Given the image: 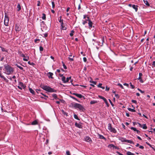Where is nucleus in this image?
<instances>
[{
	"label": "nucleus",
	"mask_w": 155,
	"mask_h": 155,
	"mask_svg": "<svg viewBox=\"0 0 155 155\" xmlns=\"http://www.w3.org/2000/svg\"><path fill=\"white\" fill-rule=\"evenodd\" d=\"M5 71V73L7 75L12 74L14 71V68L8 64H5L4 65Z\"/></svg>",
	"instance_id": "nucleus-1"
},
{
	"label": "nucleus",
	"mask_w": 155,
	"mask_h": 155,
	"mask_svg": "<svg viewBox=\"0 0 155 155\" xmlns=\"http://www.w3.org/2000/svg\"><path fill=\"white\" fill-rule=\"evenodd\" d=\"M72 105L75 108L78 109L82 111H84L85 110L84 107L80 104L74 103L72 104Z\"/></svg>",
	"instance_id": "nucleus-2"
},
{
	"label": "nucleus",
	"mask_w": 155,
	"mask_h": 155,
	"mask_svg": "<svg viewBox=\"0 0 155 155\" xmlns=\"http://www.w3.org/2000/svg\"><path fill=\"white\" fill-rule=\"evenodd\" d=\"M42 88L44 90L49 92H55L56 91L55 90L47 86H42Z\"/></svg>",
	"instance_id": "nucleus-3"
},
{
	"label": "nucleus",
	"mask_w": 155,
	"mask_h": 155,
	"mask_svg": "<svg viewBox=\"0 0 155 155\" xmlns=\"http://www.w3.org/2000/svg\"><path fill=\"white\" fill-rule=\"evenodd\" d=\"M108 129L111 132L115 133L117 132V131L116 129L112 127L111 124H108Z\"/></svg>",
	"instance_id": "nucleus-4"
},
{
	"label": "nucleus",
	"mask_w": 155,
	"mask_h": 155,
	"mask_svg": "<svg viewBox=\"0 0 155 155\" xmlns=\"http://www.w3.org/2000/svg\"><path fill=\"white\" fill-rule=\"evenodd\" d=\"M18 84L19 85L18 86V87L21 90H22V89H25V86L22 82H20Z\"/></svg>",
	"instance_id": "nucleus-5"
},
{
	"label": "nucleus",
	"mask_w": 155,
	"mask_h": 155,
	"mask_svg": "<svg viewBox=\"0 0 155 155\" xmlns=\"http://www.w3.org/2000/svg\"><path fill=\"white\" fill-rule=\"evenodd\" d=\"M9 21V18L7 16L5 15L4 19V24L5 26H7L8 25Z\"/></svg>",
	"instance_id": "nucleus-6"
},
{
	"label": "nucleus",
	"mask_w": 155,
	"mask_h": 155,
	"mask_svg": "<svg viewBox=\"0 0 155 155\" xmlns=\"http://www.w3.org/2000/svg\"><path fill=\"white\" fill-rule=\"evenodd\" d=\"M20 55L21 57H22L24 58L23 59V61H27L29 59V57H26L25 56V55L23 53H21L20 54Z\"/></svg>",
	"instance_id": "nucleus-7"
},
{
	"label": "nucleus",
	"mask_w": 155,
	"mask_h": 155,
	"mask_svg": "<svg viewBox=\"0 0 155 155\" xmlns=\"http://www.w3.org/2000/svg\"><path fill=\"white\" fill-rule=\"evenodd\" d=\"M87 20L88 21V25L89 26V28H91L92 27L93 23L89 19V18L87 17Z\"/></svg>",
	"instance_id": "nucleus-8"
},
{
	"label": "nucleus",
	"mask_w": 155,
	"mask_h": 155,
	"mask_svg": "<svg viewBox=\"0 0 155 155\" xmlns=\"http://www.w3.org/2000/svg\"><path fill=\"white\" fill-rule=\"evenodd\" d=\"M21 30V28L18 25L16 24L15 27V30L16 32L18 33Z\"/></svg>",
	"instance_id": "nucleus-9"
},
{
	"label": "nucleus",
	"mask_w": 155,
	"mask_h": 155,
	"mask_svg": "<svg viewBox=\"0 0 155 155\" xmlns=\"http://www.w3.org/2000/svg\"><path fill=\"white\" fill-rule=\"evenodd\" d=\"M142 76V74L141 73H139V77L138 78V79L140 80V82L143 83V80L142 79L141 77Z\"/></svg>",
	"instance_id": "nucleus-10"
},
{
	"label": "nucleus",
	"mask_w": 155,
	"mask_h": 155,
	"mask_svg": "<svg viewBox=\"0 0 155 155\" xmlns=\"http://www.w3.org/2000/svg\"><path fill=\"white\" fill-rule=\"evenodd\" d=\"M53 74L52 73L49 72L47 73V75L48 76L49 78L53 79V78L52 77Z\"/></svg>",
	"instance_id": "nucleus-11"
},
{
	"label": "nucleus",
	"mask_w": 155,
	"mask_h": 155,
	"mask_svg": "<svg viewBox=\"0 0 155 155\" xmlns=\"http://www.w3.org/2000/svg\"><path fill=\"white\" fill-rule=\"evenodd\" d=\"M75 125L76 127L80 128H82V126L80 124L78 123L77 122H76L75 124Z\"/></svg>",
	"instance_id": "nucleus-12"
},
{
	"label": "nucleus",
	"mask_w": 155,
	"mask_h": 155,
	"mask_svg": "<svg viewBox=\"0 0 155 155\" xmlns=\"http://www.w3.org/2000/svg\"><path fill=\"white\" fill-rule=\"evenodd\" d=\"M73 94L75 95L77 97L79 98H81L82 97H83V96L81 95V94H78L75 93H73Z\"/></svg>",
	"instance_id": "nucleus-13"
},
{
	"label": "nucleus",
	"mask_w": 155,
	"mask_h": 155,
	"mask_svg": "<svg viewBox=\"0 0 155 155\" xmlns=\"http://www.w3.org/2000/svg\"><path fill=\"white\" fill-rule=\"evenodd\" d=\"M85 140L86 141L88 142H90V141H91V139L89 137H86L85 138Z\"/></svg>",
	"instance_id": "nucleus-14"
},
{
	"label": "nucleus",
	"mask_w": 155,
	"mask_h": 155,
	"mask_svg": "<svg viewBox=\"0 0 155 155\" xmlns=\"http://www.w3.org/2000/svg\"><path fill=\"white\" fill-rule=\"evenodd\" d=\"M67 25L66 24H64L62 26H61V29L63 30H66L67 29Z\"/></svg>",
	"instance_id": "nucleus-15"
},
{
	"label": "nucleus",
	"mask_w": 155,
	"mask_h": 155,
	"mask_svg": "<svg viewBox=\"0 0 155 155\" xmlns=\"http://www.w3.org/2000/svg\"><path fill=\"white\" fill-rule=\"evenodd\" d=\"M0 77L3 78L4 80L6 82H8V80H7L3 75H2L1 73L0 72Z\"/></svg>",
	"instance_id": "nucleus-16"
},
{
	"label": "nucleus",
	"mask_w": 155,
	"mask_h": 155,
	"mask_svg": "<svg viewBox=\"0 0 155 155\" xmlns=\"http://www.w3.org/2000/svg\"><path fill=\"white\" fill-rule=\"evenodd\" d=\"M132 8L135 10L136 12L137 11L138 6L135 5H133L132 6Z\"/></svg>",
	"instance_id": "nucleus-17"
},
{
	"label": "nucleus",
	"mask_w": 155,
	"mask_h": 155,
	"mask_svg": "<svg viewBox=\"0 0 155 155\" xmlns=\"http://www.w3.org/2000/svg\"><path fill=\"white\" fill-rule=\"evenodd\" d=\"M21 9V7L20 4L18 3L17 5V11H19Z\"/></svg>",
	"instance_id": "nucleus-18"
},
{
	"label": "nucleus",
	"mask_w": 155,
	"mask_h": 155,
	"mask_svg": "<svg viewBox=\"0 0 155 155\" xmlns=\"http://www.w3.org/2000/svg\"><path fill=\"white\" fill-rule=\"evenodd\" d=\"M119 140L122 142H125L126 139L123 137H119Z\"/></svg>",
	"instance_id": "nucleus-19"
},
{
	"label": "nucleus",
	"mask_w": 155,
	"mask_h": 155,
	"mask_svg": "<svg viewBox=\"0 0 155 155\" xmlns=\"http://www.w3.org/2000/svg\"><path fill=\"white\" fill-rule=\"evenodd\" d=\"M61 80H62V81L64 82V83H66V79L65 77H64V76L62 77V78Z\"/></svg>",
	"instance_id": "nucleus-20"
},
{
	"label": "nucleus",
	"mask_w": 155,
	"mask_h": 155,
	"mask_svg": "<svg viewBox=\"0 0 155 155\" xmlns=\"http://www.w3.org/2000/svg\"><path fill=\"white\" fill-rule=\"evenodd\" d=\"M125 142L127 143L130 144L134 143V142L131 140L126 139Z\"/></svg>",
	"instance_id": "nucleus-21"
},
{
	"label": "nucleus",
	"mask_w": 155,
	"mask_h": 155,
	"mask_svg": "<svg viewBox=\"0 0 155 155\" xmlns=\"http://www.w3.org/2000/svg\"><path fill=\"white\" fill-rule=\"evenodd\" d=\"M98 136L101 139H104L105 140H106V138L103 136L99 134Z\"/></svg>",
	"instance_id": "nucleus-22"
},
{
	"label": "nucleus",
	"mask_w": 155,
	"mask_h": 155,
	"mask_svg": "<svg viewBox=\"0 0 155 155\" xmlns=\"http://www.w3.org/2000/svg\"><path fill=\"white\" fill-rule=\"evenodd\" d=\"M97 103V101H92L90 102V104H93Z\"/></svg>",
	"instance_id": "nucleus-23"
},
{
	"label": "nucleus",
	"mask_w": 155,
	"mask_h": 155,
	"mask_svg": "<svg viewBox=\"0 0 155 155\" xmlns=\"http://www.w3.org/2000/svg\"><path fill=\"white\" fill-rule=\"evenodd\" d=\"M128 110L130 111H131L132 112H135V110H134V109H131L130 108H128Z\"/></svg>",
	"instance_id": "nucleus-24"
},
{
	"label": "nucleus",
	"mask_w": 155,
	"mask_h": 155,
	"mask_svg": "<svg viewBox=\"0 0 155 155\" xmlns=\"http://www.w3.org/2000/svg\"><path fill=\"white\" fill-rule=\"evenodd\" d=\"M127 155H135L134 154L132 153L130 151H127Z\"/></svg>",
	"instance_id": "nucleus-25"
},
{
	"label": "nucleus",
	"mask_w": 155,
	"mask_h": 155,
	"mask_svg": "<svg viewBox=\"0 0 155 155\" xmlns=\"http://www.w3.org/2000/svg\"><path fill=\"white\" fill-rule=\"evenodd\" d=\"M29 90L30 91V92L32 94H35V91H34L32 90L31 88H29Z\"/></svg>",
	"instance_id": "nucleus-26"
},
{
	"label": "nucleus",
	"mask_w": 155,
	"mask_h": 155,
	"mask_svg": "<svg viewBox=\"0 0 155 155\" xmlns=\"http://www.w3.org/2000/svg\"><path fill=\"white\" fill-rule=\"evenodd\" d=\"M41 94H42V95H43V97H41V98H45V99H46L48 97L46 95L43 94L41 93Z\"/></svg>",
	"instance_id": "nucleus-27"
},
{
	"label": "nucleus",
	"mask_w": 155,
	"mask_h": 155,
	"mask_svg": "<svg viewBox=\"0 0 155 155\" xmlns=\"http://www.w3.org/2000/svg\"><path fill=\"white\" fill-rule=\"evenodd\" d=\"M38 122L36 120H35L32 122L31 124L33 125L37 124Z\"/></svg>",
	"instance_id": "nucleus-28"
},
{
	"label": "nucleus",
	"mask_w": 155,
	"mask_h": 155,
	"mask_svg": "<svg viewBox=\"0 0 155 155\" xmlns=\"http://www.w3.org/2000/svg\"><path fill=\"white\" fill-rule=\"evenodd\" d=\"M143 2L147 6H149L150 5L149 3H148V2L146 0H143Z\"/></svg>",
	"instance_id": "nucleus-29"
},
{
	"label": "nucleus",
	"mask_w": 155,
	"mask_h": 155,
	"mask_svg": "<svg viewBox=\"0 0 155 155\" xmlns=\"http://www.w3.org/2000/svg\"><path fill=\"white\" fill-rule=\"evenodd\" d=\"M41 18L43 20H45L46 15L44 13L42 14V17Z\"/></svg>",
	"instance_id": "nucleus-30"
},
{
	"label": "nucleus",
	"mask_w": 155,
	"mask_h": 155,
	"mask_svg": "<svg viewBox=\"0 0 155 155\" xmlns=\"http://www.w3.org/2000/svg\"><path fill=\"white\" fill-rule=\"evenodd\" d=\"M114 146L113 144H110L108 145V147L109 148H111L113 147V148H114Z\"/></svg>",
	"instance_id": "nucleus-31"
},
{
	"label": "nucleus",
	"mask_w": 155,
	"mask_h": 155,
	"mask_svg": "<svg viewBox=\"0 0 155 155\" xmlns=\"http://www.w3.org/2000/svg\"><path fill=\"white\" fill-rule=\"evenodd\" d=\"M28 63L30 65H35V64L34 63L32 62H31L30 61H28Z\"/></svg>",
	"instance_id": "nucleus-32"
},
{
	"label": "nucleus",
	"mask_w": 155,
	"mask_h": 155,
	"mask_svg": "<svg viewBox=\"0 0 155 155\" xmlns=\"http://www.w3.org/2000/svg\"><path fill=\"white\" fill-rule=\"evenodd\" d=\"M18 68H20L21 70H23V67L18 65L17 64H16L15 65Z\"/></svg>",
	"instance_id": "nucleus-33"
},
{
	"label": "nucleus",
	"mask_w": 155,
	"mask_h": 155,
	"mask_svg": "<svg viewBox=\"0 0 155 155\" xmlns=\"http://www.w3.org/2000/svg\"><path fill=\"white\" fill-rule=\"evenodd\" d=\"M142 128L144 129H146L147 127L145 124H143V126L142 127Z\"/></svg>",
	"instance_id": "nucleus-34"
},
{
	"label": "nucleus",
	"mask_w": 155,
	"mask_h": 155,
	"mask_svg": "<svg viewBox=\"0 0 155 155\" xmlns=\"http://www.w3.org/2000/svg\"><path fill=\"white\" fill-rule=\"evenodd\" d=\"M1 50H2V51H6V52H8L7 50H6L5 48H4L1 47Z\"/></svg>",
	"instance_id": "nucleus-35"
},
{
	"label": "nucleus",
	"mask_w": 155,
	"mask_h": 155,
	"mask_svg": "<svg viewBox=\"0 0 155 155\" xmlns=\"http://www.w3.org/2000/svg\"><path fill=\"white\" fill-rule=\"evenodd\" d=\"M74 118H75L76 119L79 120V119L78 117V116L77 115L74 114Z\"/></svg>",
	"instance_id": "nucleus-36"
},
{
	"label": "nucleus",
	"mask_w": 155,
	"mask_h": 155,
	"mask_svg": "<svg viewBox=\"0 0 155 155\" xmlns=\"http://www.w3.org/2000/svg\"><path fill=\"white\" fill-rule=\"evenodd\" d=\"M52 97H54L55 99H56L57 98V95L56 94H52Z\"/></svg>",
	"instance_id": "nucleus-37"
},
{
	"label": "nucleus",
	"mask_w": 155,
	"mask_h": 155,
	"mask_svg": "<svg viewBox=\"0 0 155 155\" xmlns=\"http://www.w3.org/2000/svg\"><path fill=\"white\" fill-rule=\"evenodd\" d=\"M52 5V7L53 8H54L55 7V4L54 3L53 1H52L51 2Z\"/></svg>",
	"instance_id": "nucleus-38"
},
{
	"label": "nucleus",
	"mask_w": 155,
	"mask_h": 155,
	"mask_svg": "<svg viewBox=\"0 0 155 155\" xmlns=\"http://www.w3.org/2000/svg\"><path fill=\"white\" fill-rule=\"evenodd\" d=\"M71 77H69L67 78L66 79V83L68 82L69 81V80L71 79Z\"/></svg>",
	"instance_id": "nucleus-39"
},
{
	"label": "nucleus",
	"mask_w": 155,
	"mask_h": 155,
	"mask_svg": "<svg viewBox=\"0 0 155 155\" xmlns=\"http://www.w3.org/2000/svg\"><path fill=\"white\" fill-rule=\"evenodd\" d=\"M147 144L148 145H149L150 146V147H151L153 150L155 151V148H154V147H152V145L151 144H149V143H148Z\"/></svg>",
	"instance_id": "nucleus-40"
},
{
	"label": "nucleus",
	"mask_w": 155,
	"mask_h": 155,
	"mask_svg": "<svg viewBox=\"0 0 155 155\" xmlns=\"http://www.w3.org/2000/svg\"><path fill=\"white\" fill-rule=\"evenodd\" d=\"M66 154L67 155H71L70 153L69 150H67L66 151Z\"/></svg>",
	"instance_id": "nucleus-41"
},
{
	"label": "nucleus",
	"mask_w": 155,
	"mask_h": 155,
	"mask_svg": "<svg viewBox=\"0 0 155 155\" xmlns=\"http://www.w3.org/2000/svg\"><path fill=\"white\" fill-rule=\"evenodd\" d=\"M62 63L63 64V67L64 68V69H67V67L66 66V65H65V64H64V63L63 62H62Z\"/></svg>",
	"instance_id": "nucleus-42"
},
{
	"label": "nucleus",
	"mask_w": 155,
	"mask_h": 155,
	"mask_svg": "<svg viewBox=\"0 0 155 155\" xmlns=\"http://www.w3.org/2000/svg\"><path fill=\"white\" fill-rule=\"evenodd\" d=\"M74 31L73 30H72L71 31V32L70 34V35L71 36H73V34H74Z\"/></svg>",
	"instance_id": "nucleus-43"
},
{
	"label": "nucleus",
	"mask_w": 155,
	"mask_h": 155,
	"mask_svg": "<svg viewBox=\"0 0 155 155\" xmlns=\"http://www.w3.org/2000/svg\"><path fill=\"white\" fill-rule=\"evenodd\" d=\"M130 129H131L133 130L134 131H136L137 130L135 128H134V127H131L130 128Z\"/></svg>",
	"instance_id": "nucleus-44"
},
{
	"label": "nucleus",
	"mask_w": 155,
	"mask_h": 155,
	"mask_svg": "<svg viewBox=\"0 0 155 155\" xmlns=\"http://www.w3.org/2000/svg\"><path fill=\"white\" fill-rule=\"evenodd\" d=\"M72 98V99H73L76 101H78V100L76 98H75V97H73V96H70Z\"/></svg>",
	"instance_id": "nucleus-45"
},
{
	"label": "nucleus",
	"mask_w": 155,
	"mask_h": 155,
	"mask_svg": "<svg viewBox=\"0 0 155 155\" xmlns=\"http://www.w3.org/2000/svg\"><path fill=\"white\" fill-rule=\"evenodd\" d=\"M117 85L118 86H120L122 88V89L124 88V87H123L122 85V84H121L119 83L117 84Z\"/></svg>",
	"instance_id": "nucleus-46"
},
{
	"label": "nucleus",
	"mask_w": 155,
	"mask_h": 155,
	"mask_svg": "<svg viewBox=\"0 0 155 155\" xmlns=\"http://www.w3.org/2000/svg\"><path fill=\"white\" fill-rule=\"evenodd\" d=\"M138 90L140 91L141 93H143L144 92V91H143L141 90L139 88H138L137 89Z\"/></svg>",
	"instance_id": "nucleus-47"
},
{
	"label": "nucleus",
	"mask_w": 155,
	"mask_h": 155,
	"mask_svg": "<svg viewBox=\"0 0 155 155\" xmlns=\"http://www.w3.org/2000/svg\"><path fill=\"white\" fill-rule=\"evenodd\" d=\"M39 49L40 51H42L43 50V48L41 46H40L39 48Z\"/></svg>",
	"instance_id": "nucleus-48"
},
{
	"label": "nucleus",
	"mask_w": 155,
	"mask_h": 155,
	"mask_svg": "<svg viewBox=\"0 0 155 155\" xmlns=\"http://www.w3.org/2000/svg\"><path fill=\"white\" fill-rule=\"evenodd\" d=\"M109 101L110 104L113 107L114 106V104H113V103H112V102L111 101V100H110V99H109Z\"/></svg>",
	"instance_id": "nucleus-49"
},
{
	"label": "nucleus",
	"mask_w": 155,
	"mask_h": 155,
	"mask_svg": "<svg viewBox=\"0 0 155 155\" xmlns=\"http://www.w3.org/2000/svg\"><path fill=\"white\" fill-rule=\"evenodd\" d=\"M131 101L133 103H134L135 104H137V101L136 100H132Z\"/></svg>",
	"instance_id": "nucleus-50"
},
{
	"label": "nucleus",
	"mask_w": 155,
	"mask_h": 155,
	"mask_svg": "<svg viewBox=\"0 0 155 155\" xmlns=\"http://www.w3.org/2000/svg\"><path fill=\"white\" fill-rule=\"evenodd\" d=\"M98 97L99 98H100V99H102L103 100L104 99V97L101 96H100V95H99L98 96Z\"/></svg>",
	"instance_id": "nucleus-51"
},
{
	"label": "nucleus",
	"mask_w": 155,
	"mask_h": 155,
	"mask_svg": "<svg viewBox=\"0 0 155 155\" xmlns=\"http://www.w3.org/2000/svg\"><path fill=\"white\" fill-rule=\"evenodd\" d=\"M115 96L117 98H119V96L118 94H115Z\"/></svg>",
	"instance_id": "nucleus-52"
},
{
	"label": "nucleus",
	"mask_w": 155,
	"mask_h": 155,
	"mask_svg": "<svg viewBox=\"0 0 155 155\" xmlns=\"http://www.w3.org/2000/svg\"><path fill=\"white\" fill-rule=\"evenodd\" d=\"M102 85V84L100 83L97 86L101 88V87H102L101 85Z\"/></svg>",
	"instance_id": "nucleus-53"
},
{
	"label": "nucleus",
	"mask_w": 155,
	"mask_h": 155,
	"mask_svg": "<svg viewBox=\"0 0 155 155\" xmlns=\"http://www.w3.org/2000/svg\"><path fill=\"white\" fill-rule=\"evenodd\" d=\"M44 37H46L48 36V34L47 33H45L43 34Z\"/></svg>",
	"instance_id": "nucleus-54"
},
{
	"label": "nucleus",
	"mask_w": 155,
	"mask_h": 155,
	"mask_svg": "<svg viewBox=\"0 0 155 155\" xmlns=\"http://www.w3.org/2000/svg\"><path fill=\"white\" fill-rule=\"evenodd\" d=\"M83 61L84 62H86L87 61V58L85 57H84L83 58Z\"/></svg>",
	"instance_id": "nucleus-55"
},
{
	"label": "nucleus",
	"mask_w": 155,
	"mask_h": 155,
	"mask_svg": "<svg viewBox=\"0 0 155 155\" xmlns=\"http://www.w3.org/2000/svg\"><path fill=\"white\" fill-rule=\"evenodd\" d=\"M39 41V39H36L35 40V43H37L38 41Z\"/></svg>",
	"instance_id": "nucleus-56"
},
{
	"label": "nucleus",
	"mask_w": 155,
	"mask_h": 155,
	"mask_svg": "<svg viewBox=\"0 0 155 155\" xmlns=\"http://www.w3.org/2000/svg\"><path fill=\"white\" fill-rule=\"evenodd\" d=\"M90 82L93 83V84H96V81H90Z\"/></svg>",
	"instance_id": "nucleus-57"
},
{
	"label": "nucleus",
	"mask_w": 155,
	"mask_h": 155,
	"mask_svg": "<svg viewBox=\"0 0 155 155\" xmlns=\"http://www.w3.org/2000/svg\"><path fill=\"white\" fill-rule=\"evenodd\" d=\"M116 153L118 154V155H124L123 154L120 153L119 152L117 151Z\"/></svg>",
	"instance_id": "nucleus-58"
},
{
	"label": "nucleus",
	"mask_w": 155,
	"mask_h": 155,
	"mask_svg": "<svg viewBox=\"0 0 155 155\" xmlns=\"http://www.w3.org/2000/svg\"><path fill=\"white\" fill-rule=\"evenodd\" d=\"M109 89H110L109 87H108L107 86L106 87V91H109Z\"/></svg>",
	"instance_id": "nucleus-59"
},
{
	"label": "nucleus",
	"mask_w": 155,
	"mask_h": 155,
	"mask_svg": "<svg viewBox=\"0 0 155 155\" xmlns=\"http://www.w3.org/2000/svg\"><path fill=\"white\" fill-rule=\"evenodd\" d=\"M130 87H131V88L132 89H134V88L135 87L132 84H131V85H130Z\"/></svg>",
	"instance_id": "nucleus-60"
},
{
	"label": "nucleus",
	"mask_w": 155,
	"mask_h": 155,
	"mask_svg": "<svg viewBox=\"0 0 155 155\" xmlns=\"http://www.w3.org/2000/svg\"><path fill=\"white\" fill-rule=\"evenodd\" d=\"M139 148H140V149H143L144 148V147L143 146H140V147H139Z\"/></svg>",
	"instance_id": "nucleus-61"
},
{
	"label": "nucleus",
	"mask_w": 155,
	"mask_h": 155,
	"mask_svg": "<svg viewBox=\"0 0 155 155\" xmlns=\"http://www.w3.org/2000/svg\"><path fill=\"white\" fill-rule=\"evenodd\" d=\"M68 58L70 60H71V61H73L74 60L73 58Z\"/></svg>",
	"instance_id": "nucleus-62"
},
{
	"label": "nucleus",
	"mask_w": 155,
	"mask_h": 155,
	"mask_svg": "<svg viewBox=\"0 0 155 155\" xmlns=\"http://www.w3.org/2000/svg\"><path fill=\"white\" fill-rule=\"evenodd\" d=\"M87 23V21H84L83 22V25H84L85 24Z\"/></svg>",
	"instance_id": "nucleus-63"
},
{
	"label": "nucleus",
	"mask_w": 155,
	"mask_h": 155,
	"mask_svg": "<svg viewBox=\"0 0 155 155\" xmlns=\"http://www.w3.org/2000/svg\"><path fill=\"white\" fill-rule=\"evenodd\" d=\"M138 124L139 125V127H142V125L141 124H140V123H138Z\"/></svg>",
	"instance_id": "nucleus-64"
}]
</instances>
